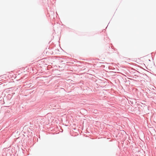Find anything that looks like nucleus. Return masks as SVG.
<instances>
[{
    "instance_id": "obj_1",
    "label": "nucleus",
    "mask_w": 156,
    "mask_h": 156,
    "mask_svg": "<svg viewBox=\"0 0 156 156\" xmlns=\"http://www.w3.org/2000/svg\"><path fill=\"white\" fill-rule=\"evenodd\" d=\"M130 69L131 70H132V71L131 72L130 71V70H129V72L130 73H131V74H133L135 73H140V72H139L138 71L135 70V69Z\"/></svg>"
},
{
    "instance_id": "obj_2",
    "label": "nucleus",
    "mask_w": 156,
    "mask_h": 156,
    "mask_svg": "<svg viewBox=\"0 0 156 156\" xmlns=\"http://www.w3.org/2000/svg\"><path fill=\"white\" fill-rule=\"evenodd\" d=\"M143 69V72H142L143 73L145 74L146 72H147L148 71L144 69Z\"/></svg>"
},
{
    "instance_id": "obj_3",
    "label": "nucleus",
    "mask_w": 156,
    "mask_h": 156,
    "mask_svg": "<svg viewBox=\"0 0 156 156\" xmlns=\"http://www.w3.org/2000/svg\"><path fill=\"white\" fill-rule=\"evenodd\" d=\"M119 71V69H117V71L115 72L112 71V72H111L112 73H119V72L118 71Z\"/></svg>"
},
{
    "instance_id": "obj_4",
    "label": "nucleus",
    "mask_w": 156,
    "mask_h": 156,
    "mask_svg": "<svg viewBox=\"0 0 156 156\" xmlns=\"http://www.w3.org/2000/svg\"><path fill=\"white\" fill-rule=\"evenodd\" d=\"M122 132H123V133H126L124 131V130H122Z\"/></svg>"
},
{
    "instance_id": "obj_5",
    "label": "nucleus",
    "mask_w": 156,
    "mask_h": 156,
    "mask_svg": "<svg viewBox=\"0 0 156 156\" xmlns=\"http://www.w3.org/2000/svg\"><path fill=\"white\" fill-rule=\"evenodd\" d=\"M112 69V70H115V69Z\"/></svg>"
},
{
    "instance_id": "obj_6",
    "label": "nucleus",
    "mask_w": 156,
    "mask_h": 156,
    "mask_svg": "<svg viewBox=\"0 0 156 156\" xmlns=\"http://www.w3.org/2000/svg\"><path fill=\"white\" fill-rule=\"evenodd\" d=\"M94 111H95V112H96V111H97V110H94Z\"/></svg>"
},
{
    "instance_id": "obj_7",
    "label": "nucleus",
    "mask_w": 156,
    "mask_h": 156,
    "mask_svg": "<svg viewBox=\"0 0 156 156\" xmlns=\"http://www.w3.org/2000/svg\"><path fill=\"white\" fill-rule=\"evenodd\" d=\"M94 111H95V112H96V111H97V110H94Z\"/></svg>"
},
{
    "instance_id": "obj_8",
    "label": "nucleus",
    "mask_w": 156,
    "mask_h": 156,
    "mask_svg": "<svg viewBox=\"0 0 156 156\" xmlns=\"http://www.w3.org/2000/svg\"><path fill=\"white\" fill-rule=\"evenodd\" d=\"M33 69H32V70H33Z\"/></svg>"
}]
</instances>
